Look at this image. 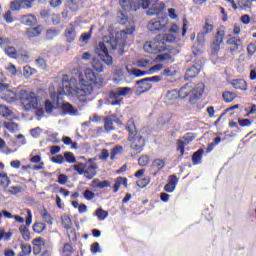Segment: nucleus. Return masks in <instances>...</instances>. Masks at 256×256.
I'll return each mask as SVG.
<instances>
[{
	"instance_id": "f257e3e1",
	"label": "nucleus",
	"mask_w": 256,
	"mask_h": 256,
	"mask_svg": "<svg viewBox=\"0 0 256 256\" xmlns=\"http://www.w3.org/2000/svg\"><path fill=\"white\" fill-rule=\"evenodd\" d=\"M135 33V26H131L116 33L115 38H110L108 41L99 42L97 51L100 55L101 61L105 65H113V56L109 55V51H117L119 49V55H123L125 45H127V37Z\"/></svg>"
},
{
	"instance_id": "f03ea898",
	"label": "nucleus",
	"mask_w": 256,
	"mask_h": 256,
	"mask_svg": "<svg viewBox=\"0 0 256 256\" xmlns=\"http://www.w3.org/2000/svg\"><path fill=\"white\" fill-rule=\"evenodd\" d=\"M93 85L101 89L105 85V79L101 75L94 73L91 69H86L84 78L80 79L79 85L76 86V97L80 103H88L93 95Z\"/></svg>"
},
{
	"instance_id": "7ed1b4c3",
	"label": "nucleus",
	"mask_w": 256,
	"mask_h": 256,
	"mask_svg": "<svg viewBox=\"0 0 256 256\" xmlns=\"http://www.w3.org/2000/svg\"><path fill=\"white\" fill-rule=\"evenodd\" d=\"M144 51L146 53H150L151 55H157L158 53H163V51H168V53H164L160 55V61H171L175 55L179 54V50L176 48H172L171 46L165 45L163 40L159 38V34L155 36V38L151 41H147L144 44Z\"/></svg>"
},
{
	"instance_id": "20e7f679",
	"label": "nucleus",
	"mask_w": 256,
	"mask_h": 256,
	"mask_svg": "<svg viewBox=\"0 0 256 256\" xmlns=\"http://www.w3.org/2000/svg\"><path fill=\"white\" fill-rule=\"evenodd\" d=\"M126 130L129 133L128 141L131 143V149L136 151V153H141L143 147H145V140L143 139V135L137 130V126H135V121L133 119L127 121Z\"/></svg>"
},
{
	"instance_id": "39448f33",
	"label": "nucleus",
	"mask_w": 256,
	"mask_h": 256,
	"mask_svg": "<svg viewBox=\"0 0 256 256\" xmlns=\"http://www.w3.org/2000/svg\"><path fill=\"white\" fill-rule=\"evenodd\" d=\"M73 169L78 172V175H83L88 180L97 175V163L93 159H89L86 163L80 162L74 165Z\"/></svg>"
},
{
	"instance_id": "423d86ee",
	"label": "nucleus",
	"mask_w": 256,
	"mask_h": 256,
	"mask_svg": "<svg viewBox=\"0 0 256 256\" xmlns=\"http://www.w3.org/2000/svg\"><path fill=\"white\" fill-rule=\"evenodd\" d=\"M169 19L167 17H158L150 20L147 24V29L151 33H161L168 29Z\"/></svg>"
},
{
	"instance_id": "0eeeda50",
	"label": "nucleus",
	"mask_w": 256,
	"mask_h": 256,
	"mask_svg": "<svg viewBox=\"0 0 256 256\" xmlns=\"http://www.w3.org/2000/svg\"><path fill=\"white\" fill-rule=\"evenodd\" d=\"M153 81V83H159L161 81L160 76L148 77L138 80L136 82V95H143V93H147V91H151L153 88V84L149 83Z\"/></svg>"
},
{
	"instance_id": "6e6552de",
	"label": "nucleus",
	"mask_w": 256,
	"mask_h": 256,
	"mask_svg": "<svg viewBox=\"0 0 256 256\" xmlns=\"http://www.w3.org/2000/svg\"><path fill=\"white\" fill-rule=\"evenodd\" d=\"M130 93V87H118L116 88V91H110L109 99H112V101H110V105H123V98L120 97H127Z\"/></svg>"
},
{
	"instance_id": "1a4fd4ad",
	"label": "nucleus",
	"mask_w": 256,
	"mask_h": 256,
	"mask_svg": "<svg viewBox=\"0 0 256 256\" xmlns=\"http://www.w3.org/2000/svg\"><path fill=\"white\" fill-rule=\"evenodd\" d=\"M20 101L26 109H37L39 107V100L35 92H24L20 97Z\"/></svg>"
},
{
	"instance_id": "9d476101",
	"label": "nucleus",
	"mask_w": 256,
	"mask_h": 256,
	"mask_svg": "<svg viewBox=\"0 0 256 256\" xmlns=\"http://www.w3.org/2000/svg\"><path fill=\"white\" fill-rule=\"evenodd\" d=\"M33 223V213L31 210H27V217L25 219V224H22L19 227V232L21 233L22 239L24 241H31V231H29V227Z\"/></svg>"
},
{
	"instance_id": "9b49d317",
	"label": "nucleus",
	"mask_w": 256,
	"mask_h": 256,
	"mask_svg": "<svg viewBox=\"0 0 256 256\" xmlns=\"http://www.w3.org/2000/svg\"><path fill=\"white\" fill-rule=\"evenodd\" d=\"M194 139L195 133L188 132L182 137V139L177 140L176 150L180 151V157H183V155H185V147H187L189 143L194 141Z\"/></svg>"
},
{
	"instance_id": "f8f14e48",
	"label": "nucleus",
	"mask_w": 256,
	"mask_h": 256,
	"mask_svg": "<svg viewBox=\"0 0 256 256\" xmlns=\"http://www.w3.org/2000/svg\"><path fill=\"white\" fill-rule=\"evenodd\" d=\"M203 93H205V84L198 83L195 87L191 86L189 103L191 105L197 103V99H201Z\"/></svg>"
},
{
	"instance_id": "ddd939ff",
	"label": "nucleus",
	"mask_w": 256,
	"mask_h": 256,
	"mask_svg": "<svg viewBox=\"0 0 256 256\" xmlns=\"http://www.w3.org/2000/svg\"><path fill=\"white\" fill-rule=\"evenodd\" d=\"M66 43H73L77 39V22H70L64 30Z\"/></svg>"
},
{
	"instance_id": "4468645a",
	"label": "nucleus",
	"mask_w": 256,
	"mask_h": 256,
	"mask_svg": "<svg viewBox=\"0 0 256 256\" xmlns=\"http://www.w3.org/2000/svg\"><path fill=\"white\" fill-rule=\"evenodd\" d=\"M35 0H13L10 3L12 11H21V9H31Z\"/></svg>"
},
{
	"instance_id": "2eb2a0df",
	"label": "nucleus",
	"mask_w": 256,
	"mask_h": 256,
	"mask_svg": "<svg viewBox=\"0 0 256 256\" xmlns=\"http://www.w3.org/2000/svg\"><path fill=\"white\" fill-rule=\"evenodd\" d=\"M152 3V7H150L147 11V15L149 17H153V15H159L165 11V3L159 2V0H150Z\"/></svg>"
},
{
	"instance_id": "dca6fc26",
	"label": "nucleus",
	"mask_w": 256,
	"mask_h": 256,
	"mask_svg": "<svg viewBox=\"0 0 256 256\" xmlns=\"http://www.w3.org/2000/svg\"><path fill=\"white\" fill-rule=\"evenodd\" d=\"M226 45L230 46L228 49L230 53H237L243 47V40L241 38L231 37L226 41Z\"/></svg>"
},
{
	"instance_id": "f3484780",
	"label": "nucleus",
	"mask_w": 256,
	"mask_h": 256,
	"mask_svg": "<svg viewBox=\"0 0 256 256\" xmlns=\"http://www.w3.org/2000/svg\"><path fill=\"white\" fill-rule=\"evenodd\" d=\"M41 33H43V25H37L36 27L27 28L24 35L27 39H35L40 37Z\"/></svg>"
},
{
	"instance_id": "a211bd4d",
	"label": "nucleus",
	"mask_w": 256,
	"mask_h": 256,
	"mask_svg": "<svg viewBox=\"0 0 256 256\" xmlns=\"http://www.w3.org/2000/svg\"><path fill=\"white\" fill-rule=\"evenodd\" d=\"M119 5L123 11H137L141 7V2H131L130 0H119Z\"/></svg>"
},
{
	"instance_id": "6ab92c4d",
	"label": "nucleus",
	"mask_w": 256,
	"mask_h": 256,
	"mask_svg": "<svg viewBox=\"0 0 256 256\" xmlns=\"http://www.w3.org/2000/svg\"><path fill=\"white\" fill-rule=\"evenodd\" d=\"M56 107L61 109L64 115H77L78 113L77 108L73 107L69 102H64L61 106H59V102H57Z\"/></svg>"
},
{
	"instance_id": "aec40b11",
	"label": "nucleus",
	"mask_w": 256,
	"mask_h": 256,
	"mask_svg": "<svg viewBox=\"0 0 256 256\" xmlns=\"http://www.w3.org/2000/svg\"><path fill=\"white\" fill-rule=\"evenodd\" d=\"M165 160L156 158L151 164V169L156 171L153 173V177H157V174L165 167Z\"/></svg>"
},
{
	"instance_id": "412c9836",
	"label": "nucleus",
	"mask_w": 256,
	"mask_h": 256,
	"mask_svg": "<svg viewBox=\"0 0 256 256\" xmlns=\"http://www.w3.org/2000/svg\"><path fill=\"white\" fill-rule=\"evenodd\" d=\"M128 183H129V180L127 178L121 177V176L117 177L114 185L112 186L113 193H118L119 189H121V185H123V187L127 189Z\"/></svg>"
},
{
	"instance_id": "4be33fe9",
	"label": "nucleus",
	"mask_w": 256,
	"mask_h": 256,
	"mask_svg": "<svg viewBox=\"0 0 256 256\" xmlns=\"http://www.w3.org/2000/svg\"><path fill=\"white\" fill-rule=\"evenodd\" d=\"M62 91L64 95H75L77 97V87L73 88L71 82L63 80L62 82Z\"/></svg>"
},
{
	"instance_id": "5701e85b",
	"label": "nucleus",
	"mask_w": 256,
	"mask_h": 256,
	"mask_svg": "<svg viewBox=\"0 0 256 256\" xmlns=\"http://www.w3.org/2000/svg\"><path fill=\"white\" fill-rule=\"evenodd\" d=\"M21 23L27 27H33L37 25V17L33 14L24 15L20 18Z\"/></svg>"
},
{
	"instance_id": "b1692460",
	"label": "nucleus",
	"mask_w": 256,
	"mask_h": 256,
	"mask_svg": "<svg viewBox=\"0 0 256 256\" xmlns=\"http://www.w3.org/2000/svg\"><path fill=\"white\" fill-rule=\"evenodd\" d=\"M231 85L238 91H247L249 89L245 79H234L231 81Z\"/></svg>"
},
{
	"instance_id": "393cba45",
	"label": "nucleus",
	"mask_w": 256,
	"mask_h": 256,
	"mask_svg": "<svg viewBox=\"0 0 256 256\" xmlns=\"http://www.w3.org/2000/svg\"><path fill=\"white\" fill-rule=\"evenodd\" d=\"M83 3L79 0H66V8L72 11L73 13H76V11H79L81 7H83Z\"/></svg>"
},
{
	"instance_id": "a878e982",
	"label": "nucleus",
	"mask_w": 256,
	"mask_h": 256,
	"mask_svg": "<svg viewBox=\"0 0 256 256\" xmlns=\"http://www.w3.org/2000/svg\"><path fill=\"white\" fill-rule=\"evenodd\" d=\"M115 115L106 116L104 118V129L107 131V133L111 131H115Z\"/></svg>"
},
{
	"instance_id": "bb28decb",
	"label": "nucleus",
	"mask_w": 256,
	"mask_h": 256,
	"mask_svg": "<svg viewBox=\"0 0 256 256\" xmlns=\"http://www.w3.org/2000/svg\"><path fill=\"white\" fill-rule=\"evenodd\" d=\"M201 69L197 68V66H191L186 70V73L184 75L185 81H189L190 79H195L197 75H199Z\"/></svg>"
},
{
	"instance_id": "cd10ccee",
	"label": "nucleus",
	"mask_w": 256,
	"mask_h": 256,
	"mask_svg": "<svg viewBox=\"0 0 256 256\" xmlns=\"http://www.w3.org/2000/svg\"><path fill=\"white\" fill-rule=\"evenodd\" d=\"M204 153L205 150L203 148H199L196 152L193 153L191 157L193 165H201Z\"/></svg>"
},
{
	"instance_id": "c85d7f7f",
	"label": "nucleus",
	"mask_w": 256,
	"mask_h": 256,
	"mask_svg": "<svg viewBox=\"0 0 256 256\" xmlns=\"http://www.w3.org/2000/svg\"><path fill=\"white\" fill-rule=\"evenodd\" d=\"M189 96L191 97V83H186L178 91V97L180 99H187Z\"/></svg>"
},
{
	"instance_id": "c756f323",
	"label": "nucleus",
	"mask_w": 256,
	"mask_h": 256,
	"mask_svg": "<svg viewBox=\"0 0 256 256\" xmlns=\"http://www.w3.org/2000/svg\"><path fill=\"white\" fill-rule=\"evenodd\" d=\"M158 38L162 40L164 45H167V43H177V36L172 33L168 34H158Z\"/></svg>"
},
{
	"instance_id": "7c9ffc66",
	"label": "nucleus",
	"mask_w": 256,
	"mask_h": 256,
	"mask_svg": "<svg viewBox=\"0 0 256 256\" xmlns=\"http://www.w3.org/2000/svg\"><path fill=\"white\" fill-rule=\"evenodd\" d=\"M92 187H96L97 189H105L107 187H111V182L109 180H99L98 178L92 181Z\"/></svg>"
},
{
	"instance_id": "2f4dec72",
	"label": "nucleus",
	"mask_w": 256,
	"mask_h": 256,
	"mask_svg": "<svg viewBox=\"0 0 256 256\" xmlns=\"http://www.w3.org/2000/svg\"><path fill=\"white\" fill-rule=\"evenodd\" d=\"M222 98L224 99L225 103H233V101L237 99V94L231 91H224L222 93Z\"/></svg>"
},
{
	"instance_id": "473e14b6",
	"label": "nucleus",
	"mask_w": 256,
	"mask_h": 256,
	"mask_svg": "<svg viewBox=\"0 0 256 256\" xmlns=\"http://www.w3.org/2000/svg\"><path fill=\"white\" fill-rule=\"evenodd\" d=\"M9 185H11V178H9L7 173H0V187L7 189Z\"/></svg>"
},
{
	"instance_id": "72a5a7b5",
	"label": "nucleus",
	"mask_w": 256,
	"mask_h": 256,
	"mask_svg": "<svg viewBox=\"0 0 256 256\" xmlns=\"http://www.w3.org/2000/svg\"><path fill=\"white\" fill-rule=\"evenodd\" d=\"M45 229H47V224H45L43 222H34V224L32 226V231H34L38 235H41V233H43V231H45Z\"/></svg>"
},
{
	"instance_id": "f704fd0d",
	"label": "nucleus",
	"mask_w": 256,
	"mask_h": 256,
	"mask_svg": "<svg viewBox=\"0 0 256 256\" xmlns=\"http://www.w3.org/2000/svg\"><path fill=\"white\" fill-rule=\"evenodd\" d=\"M121 153H123V146L116 145L110 150V160L115 161V157H117V155H121Z\"/></svg>"
},
{
	"instance_id": "c9c22d12",
	"label": "nucleus",
	"mask_w": 256,
	"mask_h": 256,
	"mask_svg": "<svg viewBox=\"0 0 256 256\" xmlns=\"http://www.w3.org/2000/svg\"><path fill=\"white\" fill-rule=\"evenodd\" d=\"M61 223H62V227L67 231H69V229L73 227V222L71 221V218L67 215H63L61 217Z\"/></svg>"
},
{
	"instance_id": "e433bc0d",
	"label": "nucleus",
	"mask_w": 256,
	"mask_h": 256,
	"mask_svg": "<svg viewBox=\"0 0 256 256\" xmlns=\"http://www.w3.org/2000/svg\"><path fill=\"white\" fill-rule=\"evenodd\" d=\"M21 252L18 253V256H29L31 255L32 248L29 244L22 243L20 245Z\"/></svg>"
},
{
	"instance_id": "4c0bfd02",
	"label": "nucleus",
	"mask_w": 256,
	"mask_h": 256,
	"mask_svg": "<svg viewBox=\"0 0 256 256\" xmlns=\"http://www.w3.org/2000/svg\"><path fill=\"white\" fill-rule=\"evenodd\" d=\"M92 67H93L94 71H97L98 73H103V70L105 69L103 67V62H101V60H99V59L92 60Z\"/></svg>"
},
{
	"instance_id": "58836bf2",
	"label": "nucleus",
	"mask_w": 256,
	"mask_h": 256,
	"mask_svg": "<svg viewBox=\"0 0 256 256\" xmlns=\"http://www.w3.org/2000/svg\"><path fill=\"white\" fill-rule=\"evenodd\" d=\"M35 73H37V70L35 68H31V66H29V65L24 66V68H23V76L26 79H29V77L35 75Z\"/></svg>"
},
{
	"instance_id": "ea45409f",
	"label": "nucleus",
	"mask_w": 256,
	"mask_h": 256,
	"mask_svg": "<svg viewBox=\"0 0 256 256\" xmlns=\"http://www.w3.org/2000/svg\"><path fill=\"white\" fill-rule=\"evenodd\" d=\"M13 232H6L5 228H0V241H11Z\"/></svg>"
},
{
	"instance_id": "a19ab883",
	"label": "nucleus",
	"mask_w": 256,
	"mask_h": 256,
	"mask_svg": "<svg viewBox=\"0 0 256 256\" xmlns=\"http://www.w3.org/2000/svg\"><path fill=\"white\" fill-rule=\"evenodd\" d=\"M215 28V26H213V24L209 23V19L205 20V24L202 28V35H209V33H213V29Z\"/></svg>"
},
{
	"instance_id": "79ce46f5",
	"label": "nucleus",
	"mask_w": 256,
	"mask_h": 256,
	"mask_svg": "<svg viewBox=\"0 0 256 256\" xmlns=\"http://www.w3.org/2000/svg\"><path fill=\"white\" fill-rule=\"evenodd\" d=\"M95 215L96 217L100 220V221H105V219H107V217H109V212L103 210L102 208H98L95 211Z\"/></svg>"
},
{
	"instance_id": "37998d69",
	"label": "nucleus",
	"mask_w": 256,
	"mask_h": 256,
	"mask_svg": "<svg viewBox=\"0 0 256 256\" xmlns=\"http://www.w3.org/2000/svg\"><path fill=\"white\" fill-rule=\"evenodd\" d=\"M4 52L10 59H17V49L15 47L10 46L4 49Z\"/></svg>"
},
{
	"instance_id": "c03bdc74",
	"label": "nucleus",
	"mask_w": 256,
	"mask_h": 256,
	"mask_svg": "<svg viewBox=\"0 0 256 256\" xmlns=\"http://www.w3.org/2000/svg\"><path fill=\"white\" fill-rule=\"evenodd\" d=\"M225 39V30H218L214 37V43H220L223 45V40Z\"/></svg>"
},
{
	"instance_id": "a18cd8bd",
	"label": "nucleus",
	"mask_w": 256,
	"mask_h": 256,
	"mask_svg": "<svg viewBox=\"0 0 256 256\" xmlns=\"http://www.w3.org/2000/svg\"><path fill=\"white\" fill-rule=\"evenodd\" d=\"M151 163V157L149 155H143L138 159V165L140 167H147Z\"/></svg>"
},
{
	"instance_id": "49530a36",
	"label": "nucleus",
	"mask_w": 256,
	"mask_h": 256,
	"mask_svg": "<svg viewBox=\"0 0 256 256\" xmlns=\"http://www.w3.org/2000/svg\"><path fill=\"white\" fill-rule=\"evenodd\" d=\"M44 109L48 115H51V113L55 111L56 107L55 105H53V102H51V100H46L44 102Z\"/></svg>"
},
{
	"instance_id": "de8ad7c7",
	"label": "nucleus",
	"mask_w": 256,
	"mask_h": 256,
	"mask_svg": "<svg viewBox=\"0 0 256 256\" xmlns=\"http://www.w3.org/2000/svg\"><path fill=\"white\" fill-rule=\"evenodd\" d=\"M41 217L45 221V223H48V225H53V217L51 216V214H49V211H47L46 209H44L41 213Z\"/></svg>"
},
{
	"instance_id": "09e8293b",
	"label": "nucleus",
	"mask_w": 256,
	"mask_h": 256,
	"mask_svg": "<svg viewBox=\"0 0 256 256\" xmlns=\"http://www.w3.org/2000/svg\"><path fill=\"white\" fill-rule=\"evenodd\" d=\"M136 183L138 187H140V189H145V187H147V185L151 183V177L148 176L145 178H141Z\"/></svg>"
},
{
	"instance_id": "8fccbe9b",
	"label": "nucleus",
	"mask_w": 256,
	"mask_h": 256,
	"mask_svg": "<svg viewBox=\"0 0 256 256\" xmlns=\"http://www.w3.org/2000/svg\"><path fill=\"white\" fill-rule=\"evenodd\" d=\"M3 126L5 127V129H7L8 131H10V133H13L15 131H17L18 129V125L15 122H4Z\"/></svg>"
},
{
	"instance_id": "3c124183",
	"label": "nucleus",
	"mask_w": 256,
	"mask_h": 256,
	"mask_svg": "<svg viewBox=\"0 0 256 256\" xmlns=\"http://www.w3.org/2000/svg\"><path fill=\"white\" fill-rule=\"evenodd\" d=\"M0 115L3 117H11L13 115V111H11L7 106L5 105H0Z\"/></svg>"
},
{
	"instance_id": "603ef678",
	"label": "nucleus",
	"mask_w": 256,
	"mask_h": 256,
	"mask_svg": "<svg viewBox=\"0 0 256 256\" xmlns=\"http://www.w3.org/2000/svg\"><path fill=\"white\" fill-rule=\"evenodd\" d=\"M35 63L38 69H42L43 71L47 69V60H45L44 58H37L35 60Z\"/></svg>"
},
{
	"instance_id": "864d4df0",
	"label": "nucleus",
	"mask_w": 256,
	"mask_h": 256,
	"mask_svg": "<svg viewBox=\"0 0 256 256\" xmlns=\"http://www.w3.org/2000/svg\"><path fill=\"white\" fill-rule=\"evenodd\" d=\"M64 161H67V163H77V159L75 158V154H73V152H65Z\"/></svg>"
},
{
	"instance_id": "5fc2aeb1",
	"label": "nucleus",
	"mask_w": 256,
	"mask_h": 256,
	"mask_svg": "<svg viewBox=\"0 0 256 256\" xmlns=\"http://www.w3.org/2000/svg\"><path fill=\"white\" fill-rule=\"evenodd\" d=\"M52 163H56L57 165H63L65 163V156L58 154L51 158Z\"/></svg>"
},
{
	"instance_id": "6e6d98bb",
	"label": "nucleus",
	"mask_w": 256,
	"mask_h": 256,
	"mask_svg": "<svg viewBox=\"0 0 256 256\" xmlns=\"http://www.w3.org/2000/svg\"><path fill=\"white\" fill-rule=\"evenodd\" d=\"M91 35H93V27L90 28V31L88 33H82L80 36V41L82 43H85L91 39Z\"/></svg>"
},
{
	"instance_id": "4d7b16f0",
	"label": "nucleus",
	"mask_w": 256,
	"mask_h": 256,
	"mask_svg": "<svg viewBox=\"0 0 256 256\" xmlns=\"http://www.w3.org/2000/svg\"><path fill=\"white\" fill-rule=\"evenodd\" d=\"M11 8L10 10L6 11L4 14H3V19L4 21H6L7 23H13V21H15V19L13 18V14L11 12Z\"/></svg>"
},
{
	"instance_id": "13d9d810",
	"label": "nucleus",
	"mask_w": 256,
	"mask_h": 256,
	"mask_svg": "<svg viewBox=\"0 0 256 256\" xmlns=\"http://www.w3.org/2000/svg\"><path fill=\"white\" fill-rule=\"evenodd\" d=\"M210 47L212 55H217L221 50V44L219 42H212Z\"/></svg>"
},
{
	"instance_id": "bf43d9fd",
	"label": "nucleus",
	"mask_w": 256,
	"mask_h": 256,
	"mask_svg": "<svg viewBox=\"0 0 256 256\" xmlns=\"http://www.w3.org/2000/svg\"><path fill=\"white\" fill-rule=\"evenodd\" d=\"M63 253H64L66 256H71V255H73V246H72L71 244H69V243L64 244Z\"/></svg>"
},
{
	"instance_id": "052dcab7",
	"label": "nucleus",
	"mask_w": 256,
	"mask_h": 256,
	"mask_svg": "<svg viewBox=\"0 0 256 256\" xmlns=\"http://www.w3.org/2000/svg\"><path fill=\"white\" fill-rule=\"evenodd\" d=\"M180 31L181 28H179V25H177L176 23H173L168 30L169 33H172V35L176 36L179 35Z\"/></svg>"
},
{
	"instance_id": "680f3d73",
	"label": "nucleus",
	"mask_w": 256,
	"mask_h": 256,
	"mask_svg": "<svg viewBox=\"0 0 256 256\" xmlns=\"http://www.w3.org/2000/svg\"><path fill=\"white\" fill-rule=\"evenodd\" d=\"M83 197L84 199H86V201H92V199H95V194L93 193V191L87 189L84 191Z\"/></svg>"
},
{
	"instance_id": "e2e57ef3",
	"label": "nucleus",
	"mask_w": 256,
	"mask_h": 256,
	"mask_svg": "<svg viewBox=\"0 0 256 256\" xmlns=\"http://www.w3.org/2000/svg\"><path fill=\"white\" fill-rule=\"evenodd\" d=\"M8 45H11V39L6 37H0V47L5 49Z\"/></svg>"
},
{
	"instance_id": "0e129e2a",
	"label": "nucleus",
	"mask_w": 256,
	"mask_h": 256,
	"mask_svg": "<svg viewBox=\"0 0 256 256\" xmlns=\"http://www.w3.org/2000/svg\"><path fill=\"white\" fill-rule=\"evenodd\" d=\"M147 73H149V72L139 70L137 68L132 69V75H134L135 77H143V76L147 75Z\"/></svg>"
},
{
	"instance_id": "69168bd1",
	"label": "nucleus",
	"mask_w": 256,
	"mask_h": 256,
	"mask_svg": "<svg viewBox=\"0 0 256 256\" xmlns=\"http://www.w3.org/2000/svg\"><path fill=\"white\" fill-rule=\"evenodd\" d=\"M90 251L91 253L95 254V253H101V247L99 246V242H94L91 246H90Z\"/></svg>"
},
{
	"instance_id": "338daca9",
	"label": "nucleus",
	"mask_w": 256,
	"mask_h": 256,
	"mask_svg": "<svg viewBox=\"0 0 256 256\" xmlns=\"http://www.w3.org/2000/svg\"><path fill=\"white\" fill-rule=\"evenodd\" d=\"M99 159L101 161H107L109 159V150L107 149H102L101 155L99 156Z\"/></svg>"
},
{
	"instance_id": "774afa93",
	"label": "nucleus",
	"mask_w": 256,
	"mask_h": 256,
	"mask_svg": "<svg viewBox=\"0 0 256 256\" xmlns=\"http://www.w3.org/2000/svg\"><path fill=\"white\" fill-rule=\"evenodd\" d=\"M175 184H172L170 182H168L165 186H164V191H166V193H173V191H175Z\"/></svg>"
}]
</instances>
